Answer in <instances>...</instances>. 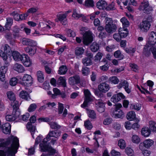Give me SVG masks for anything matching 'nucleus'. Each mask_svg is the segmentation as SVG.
<instances>
[{"label":"nucleus","mask_w":156,"mask_h":156,"mask_svg":"<svg viewBox=\"0 0 156 156\" xmlns=\"http://www.w3.org/2000/svg\"><path fill=\"white\" fill-rule=\"evenodd\" d=\"M37 49V47H27L24 48L25 51L30 56H33L36 53Z\"/></svg>","instance_id":"nucleus-23"},{"label":"nucleus","mask_w":156,"mask_h":156,"mask_svg":"<svg viewBox=\"0 0 156 156\" xmlns=\"http://www.w3.org/2000/svg\"><path fill=\"white\" fill-rule=\"evenodd\" d=\"M69 83L71 85H74L79 83L80 82V78L79 76L75 75L70 77L69 79Z\"/></svg>","instance_id":"nucleus-21"},{"label":"nucleus","mask_w":156,"mask_h":156,"mask_svg":"<svg viewBox=\"0 0 156 156\" xmlns=\"http://www.w3.org/2000/svg\"><path fill=\"white\" fill-rule=\"evenodd\" d=\"M151 46L147 43L144 48L143 53L146 56H149L151 54Z\"/></svg>","instance_id":"nucleus-29"},{"label":"nucleus","mask_w":156,"mask_h":156,"mask_svg":"<svg viewBox=\"0 0 156 156\" xmlns=\"http://www.w3.org/2000/svg\"><path fill=\"white\" fill-rule=\"evenodd\" d=\"M82 62L85 66L91 65L92 63V61L91 59L87 57H86L82 59Z\"/></svg>","instance_id":"nucleus-35"},{"label":"nucleus","mask_w":156,"mask_h":156,"mask_svg":"<svg viewBox=\"0 0 156 156\" xmlns=\"http://www.w3.org/2000/svg\"><path fill=\"white\" fill-rule=\"evenodd\" d=\"M53 91L54 94H52V98H55L57 95H60L61 92L58 88H54L53 89Z\"/></svg>","instance_id":"nucleus-49"},{"label":"nucleus","mask_w":156,"mask_h":156,"mask_svg":"<svg viewBox=\"0 0 156 156\" xmlns=\"http://www.w3.org/2000/svg\"><path fill=\"white\" fill-rule=\"evenodd\" d=\"M147 43L151 46H155L156 44V32L151 31L150 33L148 41Z\"/></svg>","instance_id":"nucleus-11"},{"label":"nucleus","mask_w":156,"mask_h":156,"mask_svg":"<svg viewBox=\"0 0 156 156\" xmlns=\"http://www.w3.org/2000/svg\"><path fill=\"white\" fill-rule=\"evenodd\" d=\"M84 101L83 104L81 105V107L84 108L87 107L89 102L91 101V94L89 91L87 89H84Z\"/></svg>","instance_id":"nucleus-7"},{"label":"nucleus","mask_w":156,"mask_h":156,"mask_svg":"<svg viewBox=\"0 0 156 156\" xmlns=\"http://www.w3.org/2000/svg\"><path fill=\"white\" fill-rule=\"evenodd\" d=\"M118 145L121 149H124L126 147V144L125 141L122 139L119 140Z\"/></svg>","instance_id":"nucleus-47"},{"label":"nucleus","mask_w":156,"mask_h":156,"mask_svg":"<svg viewBox=\"0 0 156 156\" xmlns=\"http://www.w3.org/2000/svg\"><path fill=\"white\" fill-rule=\"evenodd\" d=\"M97 109L100 113H102L105 111V105L101 100H99L96 101L95 102Z\"/></svg>","instance_id":"nucleus-18"},{"label":"nucleus","mask_w":156,"mask_h":156,"mask_svg":"<svg viewBox=\"0 0 156 156\" xmlns=\"http://www.w3.org/2000/svg\"><path fill=\"white\" fill-rule=\"evenodd\" d=\"M139 9L140 10L144 11V12L146 13L152 10L151 8L149 6L148 3L147 2H142L140 6Z\"/></svg>","instance_id":"nucleus-15"},{"label":"nucleus","mask_w":156,"mask_h":156,"mask_svg":"<svg viewBox=\"0 0 156 156\" xmlns=\"http://www.w3.org/2000/svg\"><path fill=\"white\" fill-rule=\"evenodd\" d=\"M58 113L59 114H62L63 112L64 107L63 105L60 103H58Z\"/></svg>","instance_id":"nucleus-58"},{"label":"nucleus","mask_w":156,"mask_h":156,"mask_svg":"<svg viewBox=\"0 0 156 156\" xmlns=\"http://www.w3.org/2000/svg\"><path fill=\"white\" fill-rule=\"evenodd\" d=\"M105 28L107 32L109 33H112L116 31L117 29V27L115 24H111V25L105 26Z\"/></svg>","instance_id":"nucleus-25"},{"label":"nucleus","mask_w":156,"mask_h":156,"mask_svg":"<svg viewBox=\"0 0 156 156\" xmlns=\"http://www.w3.org/2000/svg\"><path fill=\"white\" fill-rule=\"evenodd\" d=\"M20 114L18 107H12L10 108V114L6 116L5 119L8 121H13L19 117Z\"/></svg>","instance_id":"nucleus-3"},{"label":"nucleus","mask_w":156,"mask_h":156,"mask_svg":"<svg viewBox=\"0 0 156 156\" xmlns=\"http://www.w3.org/2000/svg\"><path fill=\"white\" fill-rule=\"evenodd\" d=\"M13 69L19 73L23 72L24 69L23 66L21 64L17 63L15 64L13 66Z\"/></svg>","instance_id":"nucleus-27"},{"label":"nucleus","mask_w":156,"mask_h":156,"mask_svg":"<svg viewBox=\"0 0 156 156\" xmlns=\"http://www.w3.org/2000/svg\"><path fill=\"white\" fill-rule=\"evenodd\" d=\"M45 143H44L43 144H41L40 146L41 147V151L42 152H48L49 153V155H53L56 152V150L52 148L51 146L46 145Z\"/></svg>","instance_id":"nucleus-8"},{"label":"nucleus","mask_w":156,"mask_h":156,"mask_svg":"<svg viewBox=\"0 0 156 156\" xmlns=\"http://www.w3.org/2000/svg\"><path fill=\"white\" fill-rule=\"evenodd\" d=\"M98 88L100 91L105 93L109 90V86L108 84L105 82H104L98 85Z\"/></svg>","instance_id":"nucleus-20"},{"label":"nucleus","mask_w":156,"mask_h":156,"mask_svg":"<svg viewBox=\"0 0 156 156\" xmlns=\"http://www.w3.org/2000/svg\"><path fill=\"white\" fill-rule=\"evenodd\" d=\"M12 30L13 33V35L14 37L15 38L16 37H18V34L20 30V28L17 26H15L13 27Z\"/></svg>","instance_id":"nucleus-42"},{"label":"nucleus","mask_w":156,"mask_h":156,"mask_svg":"<svg viewBox=\"0 0 156 156\" xmlns=\"http://www.w3.org/2000/svg\"><path fill=\"white\" fill-rule=\"evenodd\" d=\"M31 92L32 90L30 89L27 90L26 91H22L20 93V96L22 99L29 101L30 99L29 95V93Z\"/></svg>","instance_id":"nucleus-19"},{"label":"nucleus","mask_w":156,"mask_h":156,"mask_svg":"<svg viewBox=\"0 0 156 156\" xmlns=\"http://www.w3.org/2000/svg\"><path fill=\"white\" fill-rule=\"evenodd\" d=\"M125 97L122 93H120L118 94L113 95L111 99V101L115 103L119 101L121 99H124Z\"/></svg>","instance_id":"nucleus-17"},{"label":"nucleus","mask_w":156,"mask_h":156,"mask_svg":"<svg viewBox=\"0 0 156 156\" xmlns=\"http://www.w3.org/2000/svg\"><path fill=\"white\" fill-rule=\"evenodd\" d=\"M3 48L4 51V53H5L6 54H10L9 55H10V54H12V51L11 48L8 45L5 44L3 46Z\"/></svg>","instance_id":"nucleus-40"},{"label":"nucleus","mask_w":156,"mask_h":156,"mask_svg":"<svg viewBox=\"0 0 156 156\" xmlns=\"http://www.w3.org/2000/svg\"><path fill=\"white\" fill-rule=\"evenodd\" d=\"M81 71L82 74L84 76L87 75L90 73L89 69L87 67H83Z\"/></svg>","instance_id":"nucleus-52"},{"label":"nucleus","mask_w":156,"mask_h":156,"mask_svg":"<svg viewBox=\"0 0 156 156\" xmlns=\"http://www.w3.org/2000/svg\"><path fill=\"white\" fill-rule=\"evenodd\" d=\"M60 135L61 133L59 131L56 130L50 131L46 137L44 139L43 142L46 143L48 141L51 140V143L54 145Z\"/></svg>","instance_id":"nucleus-2"},{"label":"nucleus","mask_w":156,"mask_h":156,"mask_svg":"<svg viewBox=\"0 0 156 156\" xmlns=\"http://www.w3.org/2000/svg\"><path fill=\"white\" fill-rule=\"evenodd\" d=\"M22 62L26 67H29L32 65V61L30 57L27 55H25L21 61Z\"/></svg>","instance_id":"nucleus-14"},{"label":"nucleus","mask_w":156,"mask_h":156,"mask_svg":"<svg viewBox=\"0 0 156 156\" xmlns=\"http://www.w3.org/2000/svg\"><path fill=\"white\" fill-rule=\"evenodd\" d=\"M19 146V140L16 136H10L6 140L0 138V147H5L4 152L0 151V156H15Z\"/></svg>","instance_id":"nucleus-1"},{"label":"nucleus","mask_w":156,"mask_h":156,"mask_svg":"<svg viewBox=\"0 0 156 156\" xmlns=\"http://www.w3.org/2000/svg\"><path fill=\"white\" fill-rule=\"evenodd\" d=\"M111 154L113 156H120L121 155L119 152L116 151L114 150H112Z\"/></svg>","instance_id":"nucleus-64"},{"label":"nucleus","mask_w":156,"mask_h":156,"mask_svg":"<svg viewBox=\"0 0 156 156\" xmlns=\"http://www.w3.org/2000/svg\"><path fill=\"white\" fill-rule=\"evenodd\" d=\"M5 37L9 41L10 44H12V41H11L12 39V35L9 32L7 33L5 36Z\"/></svg>","instance_id":"nucleus-59"},{"label":"nucleus","mask_w":156,"mask_h":156,"mask_svg":"<svg viewBox=\"0 0 156 156\" xmlns=\"http://www.w3.org/2000/svg\"><path fill=\"white\" fill-rule=\"evenodd\" d=\"M118 32L122 38L126 37L128 34V31L127 29H124L123 28H120Z\"/></svg>","instance_id":"nucleus-33"},{"label":"nucleus","mask_w":156,"mask_h":156,"mask_svg":"<svg viewBox=\"0 0 156 156\" xmlns=\"http://www.w3.org/2000/svg\"><path fill=\"white\" fill-rule=\"evenodd\" d=\"M113 115L115 118H122L124 116V114L120 109H115L113 112Z\"/></svg>","instance_id":"nucleus-26"},{"label":"nucleus","mask_w":156,"mask_h":156,"mask_svg":"<svg viewBox=\"0 0 156 156\" xmlns=\"http://www.w3.org/2000/svg\"><path fill=\"white\" fill-rule=\"evenodd\" d=\"M84 5L87 7H93L94 6V2L93 0H86Z\"/></svg>","instance_id":"nucleus-39"},{"label":"nucleus","mask_w":156,"mask_h":156,"mask_svg":"<svg viewBox=\"0 0 156 156\" xmlns=\"http://www.w3.org/2000/svg\"><path fill=\"white\" fill-rule=\"evenodd\" d=\"M25 55L24 54H21L19 52L16 51H12V54L14 60L17 61H21Z\"/></svg>","instance_id":"nucleus-13"},{"label":"nucleus","mask_w":156,"mask_h":156,"mask_svg":"<svg viewBox=\"0 0 156 156\" xmlns=\"http://www.w3.org/2000/svg\"><path fill=\"white\" fill-rule=\"evenodd\" d=\"M133 151L130 147H127L125 149V152L129 156H133Z\"/></svg>","instance_id":"nucleus-50"},{"label":"nucleus","mask_w":156,"mask_h":156,"mask_svg":"<svg viewBox=\"0 0 156 156\" xmlns=\"http://www.w3.org/2000/svg\"><path fill=\"white\" fill-rule=\"evenodd\" d=\"M22 83L25 86H30L33 83V79L30 75L24 74L22 78Z\"/></svg>","instance_id":"nucleus-10"},{"label":"nucleus","mask_w":156,"mask_h":156,"mask_svg":"<svg viewBox=\"0 0 156 156\" xmlns=\"http://www.w3.org/2000/svg\"><path fill=\"white\" fill-rule=\"evenodd\" d=\"M17 82V79L15 77H13L10 79L9 81V84L12 86H14L16 84Z\"/></svg>","instance_id":"nucleus-53"},{"label":"nucleus","mask_w":156,"mask_h":156,"mask_svg":"<svg viewBox=\"0 0 156 156\" xmlns=\"http://www.w3.org/2000/svg\"><path fill=\"white\" fill-rule=\"evenodd\" d=\"M67 70V68L66 66H62L59 68L58 73L60 75L65 74L66 73Z\"/></svg>","instance_id":"nucleus-32"},{"label":"nucleus","mask_w":156,"mask_h":156,"mask_svg":"<svg viewBox=\"0 0 156 156\" xmlns=\"http://www.w3.org/2000/svg\"><path fill=\"white\" fill-rule=\"evenodd\" d=\"M132 141L133 143L137 144L140 142V139L137 135H134L132 136Z\"/></svg>","instance_id":"nucleus-56"},{"label":"nucleus","mask_w":156,"mask_h":156,"mask_svg":"<svg viewBox=\"0 0 156 156\" xmlns=\"http://www.w3.org/2000/svg\"><path fill=\"white\" fill-rule=\"evenodd\" d=\"M83 42L86 45H89L93 41V37L90 32H86L83 35Z\"/></svg>","instance_id":"nucleus-6"},{"label":"nucleus","mask_w":156,"mask_h":156,"mask_svg":"<svg viewBox=\"0 0 156 156\" xmlns=\"http://www.w3.org/2000/svg\"><path fill=\"white\" fill-rule=\"evenodd\" d=\"M2 51H0V55L2 58L3 60L6 61L5 63H8L11 61L12 54H10V55H9L10 54H6V53H4V52L2 53Z\"/></svg>","instance_id":"nucleus-22"},{"label":"nucleus","mask_w":156,"mask_h":156,"mask_svg":"<svg viewBox=\"0 0 156 156\" xmlns=\"http://www.w3.org/2000/svg\"><path fill=\"white\" fill-rule=\"evenodd\" d=\"M7 22L5 26V28L8 30H9L13 23V20L10 18H7L6 19Z\"/></svg>","instance_id":"nucleus-31"},{"label":"nucleus","mask_w":156,"mask_h":156,"mask_svg":"<svg viewBox=\"0 0 156 156\" xmlns=\"http://www.w3.org/2000/svg\"><path fill=\"white\" fill-rule=\"evenodd\" d=\"M66 16L67 13H66L63 14H58L57 15V19H56L55 21L57 22L59 21L63 25H65L67 24Z\"/></svg>","instance_id":"nucleus-12"},{"label":"nucleus","mask_w":156,"mask_h":156,"mask_svg":"<svg viewBox=\"0 0 156 156\" xmlns=\"http://www.w3.org/2000/svg\"><path fill=\"white\" fill-rule=\"evenodd\" d=\"M151 24L150 23L143 21L140 24V28L141 31L147 32L149 30Z\"/></svg>","instance_id":"nucleus-16"},{"label":"nucleus","mask_w":156,"mask_h":156,"mask_svg":"<svg viewBox=\"0 0 156 156\" xmlns=\"http://www.w3.org/2000/svg\"><path fill=\"white\" fill-rule=\"evenodd\" d=\"M11 125L9 123L7 122L2 125V132L6 134H9L11 132Z\"/></svg>","instance_id":"nucleus-24"},{"label":"nucleus","mask_w":156,"mask_h":156,"mask_svg":"<svg viewBox=\"0 0 156 156\" xmlns=\"http://www.w3.org/2000/svg\"><path fill=\"white\" fill-rule=\"evenodd\" d=\"M84 126L88 129H90L92 128V124L89 120H87L85 122Z\"/></svg>","instance_id":"nucleus-54"},{"label":"nucleus","mask_w":156,"mask_h":156,"mask_svg":"<svg viewBox=\"0 0 156 156\" xmlns=\"http://www.w3.org/2000/svg\"><path fill=\"white\" fill-rule=\"evenodd\" d=\"M120 21L122 23L123 27H127L129 24V23L125 17L122 18Z\"/></svg>","instance_id":"nucleus-46"},{"label":"nucleus","mask_w":156,"mask_h":156,"mask_svg":"<svg viewBox=\"0 0 156 156\" xmlns=\"http://www.w3.org/2000/svg\"><path fill=\"white\" fill-rule=\"evenodd\" d=\"M8 98L11 101V106L12 107H18V101L16 100L15 95L11 91H8L7 93Z\"/></svg>","instance_id":"nucleus-5"},{"label":"nucleus","mask_w":156,"mask_h":156,"mask_svg":"<svg viewBox=\"0 0 156 156\" xmlns=\"http://www.w3.org/2000/svg\"><path fill=\"white\" fill-rule=\"evenodd\" d=\"M107 4L105 1L101 0L97 2L96 6L100 9H103L105 8L106 9Z\"/></svg>","instance_id":"nucleus-28"},{"label":"nucleus","mask_w":156,"mask_h":156,"mask_svg":"<svg viewBox=\"0 0 156 156\" xmlns=\"http://www.w3.org/2000/svg\"><path fill=\"white\" fill-rule=\"evenodd\" d=\"M11 14L13 16L14 19L16 20H20V15L16 12H13L11 13Z\"/></svg>","instance_id":"nucleus-61"},{"label":"nucleus","mask_w":156,"mask_h":156,"mask_svg":"<svg viewBox=\"0 0 156 156\" xmlns=\"http://www.w3.org/2000/svg\"><path fill=\"white\" fill-rule=\"evenodd\" d=\"M37 108V105L35 104H32L29 106L28 110V112H30L34 111Z\"/></svg>","instance_id":"nucleus-57"},{"label":"nucleus","mask_w":156,"mask_h":156,"mask_svg":"<svg viewBox=\"0 0 156 156\" xmlns=\"http://www.w3.org/2000/svg\"><path fill=\"white\" fill-rule=\"evenodd\" d=\"M149 129L153 131L156 132V123L153 121L149 122Z\"/></svg>","instance_id":"nucleus-44"},{"label":"nucleus","mask_w":156,"mask_h":156,"mask_svg":"<svg viewBox=\"0 0 156 156\" xmlns=\"http://www.w3.org/2000/svg\"><path fill=\"white\" fill-rule=\"evenodd\" d=\"M88 114V116L91 119H94L96 118V114L94 110H89Z\"/></svg>","instance_id":"nucleus-48"},{"label":"nucleus","mask_w":156,"mask_h":156,"mask_svg":"<svg viewBox=\"0 0 156 156\" xmlns=\"http://www.w3.org/2000/svg\"><path fill=\"white\" fill-rule=\"evenodd\" d=\"M154 143V141L148 139L141 143L139 145V149L141 150H145L146 148H148L151 146Z\"/></svg>","instance_id":"nucleus-9"},{"label":"nucleus","mask_w":156,"mask_h":156,"mask_svg":"<svg viewBox=\"0 0 156 156\" xmlns=\"http://www.w3.org/2000/svg\"><path fill=\"white\" fill-rule=\"evenodd\" d=\"M57 83L59 85L65 87L66 86V83L65 78L63 77H59L57 80Z\"/></svg>","instance_id":"nucleus-36"},{"label":"nucleus","mask_w":156,"mask_h":156,"mask_svg":"<svg viewBox=\"0 0 156 156\" xmlns=\"http://www.w3.org/2000/svg\"><path fill=\"white\" fill-rule=\"evenodd\" d=\"M150 130L148 127L143 128L141 131L142 135L145 137L148 136L150 135Z\"/></svg>","instance_id":"nucleus-34"},{"label":"nucleus","mask_w":156,"mask_h":156,"mask_svg":"<svg viewBox=\"0 0 156 156\" xmlns=\"http://www.w3.org/2000/svg\"><path fill=\"white\" fill-rule=\"evenodd\" d=\"M8 70V67L7 66H3L0 68V72L2 74L1 76L2 80H5V74L6 73Z\"/></svg>","instance_id":"nucleus-30"},{"label":"nucleus","mask_w":156,"mask_h":156,"mask_svg":"<svg viewBox=\"0 0 156 156\" xmlns=\"http://www.w3.org/2000/svg\"><path fill=\"white\" fill-rule=\"evenodd\" d=\"M90 48L92 51L95 52L99 49V44L96 42H94L90 46Z\"/></svg>","instance_id":"nucleus-37"},{"label":"nucleus","mask_w":156,"mask_h":156,"mask_svg":"<svg viewBox=\"0 0 156 156\" xmlns=\"http://www.w3.org/2000/svg\"><path fill=\"white\" fill-rule=\"evenodd\" d=\"M106 9L107 10H114L115 9V3L112 2L108 6H106Z\"/></svg>","instance_id":"nucleus-55"},{"label":"nucleus","mask_w":156,"mask_h":156,"mask_svg":"<svg viewBox=\"0 0 156 156\" xmlns=\"http://www.w3.org/2000/svg\"><path fill=\"white\" fill-rule=\"evenodd\" d=\"M151 50L152 52L154 58L156 59V46H152L151 48Z\"/></svg>","instance_id":"nucleus-63"},{"label":"nucleus","mask_w":156,"mask_h":156,"mask_svg":"<svg viewBox=\"0 0 156 156\" xmlns=\"http://www.w3.org/2000/svg\"><path fill=\"white\" fill-rule=\"evenodd\" d=\"M127 86H129L128 82L126 80H124L122 82L120 83L117 87L119 89H120L123 87H126Z\"/></svg>","instance_id":"nucleus-51"},{"label":"nucleus","mask_w":156,"mask_h":156,"mask_svg":"<svg viewBox=\"0 0 156 156\" xmlns=\"http://www.w3.org/2000/svg\"><path fill=\"white\" fill-rule=\"evenodd\" d=\"M110 80L114 84L118 83L119 82V80L117 77L113 76L110 78Z\"/></svg>","instance_id":"nucleus-60"},{"label":"nucleus","mask_w":156,"mask_h":156,"mask_svg":"<svg viewBox=\"0 0 156 156\" xmlns=\"http://www.w3.org/2000/svg\"><path fill=\"white\" fill-rule=\"evenodd\" d=\"M26 127L28 130L31 132L33 138L37 137L35 140L34 147L37 146L39 143V136L38 131L36 130L35 127L33 126L30 123H28Z\"/></svg>","instance_id":"nucleus-4"},{"label":"nucleus","mask_w":156,"mask_h":156,"mask_svg":"<svg viewBox=\"0 0 156 156\" xmlns=\"http://www.w3.org/2000/svg\"><path fill=\"white\" fill-rule=\"evenodd\" d=\"M84 51V49L82 47H76L75 50V53L76 55L79 56L82 54Z\"/></svg>","instance_id":"nucleus-41"},{"label":"nucleus","mask_w":156,"mask_h":156,"mask_svg":"<svg viewBox=\"0 0 156 156\" xmlns=\"http://www.w3.org/2000/svg\"><path fill=\"white\" fill-rule=\"evenodd\" d=\"M113 38L117 41H119L121 40V38L122 37L120 34H119V32L118 33H115L114 34Z\"/></svg>","instance_id":"nucleus-62"},{"label":"nucleus","mask_w":156,"mask_h":156,"mask_svg":"<svg viewBox=\"0 0 156 156\" xmlns=\"http://www.w3.org/2000/svg\"><path fill=\"white\" fill-rule=\"evenodd\" d=\"M49 124L51 128L53 129H58L60 128V126L55 122H51L49 123Z\"/></svg>","instance_id":"nucleus-45"},{"label":"nucleus","mask_w":156,"mask_h":156,"mask_svg":"<svg viewBox=\"0 0 156 156\" xmlns=\"http://www.w3.org/2000/svg\"><path fill=\"white\" fill-rule=\"evenodd\" d=\"M114 56L117 58H119V60H121L123 59L124 56L121 54L119 51H115L114 54Z\"/></svg>","instance_id":"nucleus-43"},{"label":"nucleus","mask_w":156,"mask_h":156,"mask_svg":"<svg viewBox=\"0 0 156 156\" xmlns=\"http://www.w3.org/2000/svg\"><path fill=\"white\" fill-rule=\"evenodd\" d=\"M136 117V115L134 112L133 111H130L127 114L126 118L129 121L133 120Z\"/></svg>","instance_id":"nucleus-38"}]
</instances>
